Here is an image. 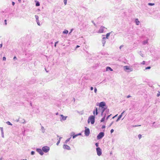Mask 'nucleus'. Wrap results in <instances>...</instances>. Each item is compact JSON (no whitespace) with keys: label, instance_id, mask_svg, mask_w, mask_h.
Instances as JSON below:
<instances>
[{"label":"nucleus","instance_id":"nucleus-1","mask_svg":"<svg viewBox=\"0 0 160 160\" xmlns=\"http://www.w3.org/2000/svg\"><path fill=\"white\" fill-rule=\"evenodd\" d=\"M88 123L90 122L91 124H93L95 122L94 116L93 115L90 116L88 118Z\"/></svg>","mask_w":160,"mask_h":160},{"label":"nucleus","instance_id":"nucleus-2","mask_svg":"<svg viewBox=\"0 0 160 160\" xmlns=\"http://www.w3.org/2000/svg\"><path fill=\"white\" fill-rule=\"evenodd\" d=\"M124 70L128 72L132 71L133 70V68H130L129 66H126L124 67Z\"/></svg>","mask_w":160,"mask_h":160},{"label":"nucleus","instance_id":"nucleus-3","mask_svg":"<svg viewBox=\"0 0 160 160\" xmlns=\"http://www.w3.org/2000/svg\"><path fill=\"white\" fill-rule=\"evenodd\" d=\"M104 135V132H100L99 134L97 136V138L98 139H101Z\"/></svg>","mask_w":160,"mask_h":160},{"label":"nucleus","instance_id":"nucleus-4","mask_svg":"<svg viewBox=\"0 0 160 160\" xmlns=\"http://www.w3.org/2000/svg\"><path fill=\"white\" fill-rule=\"evenodd\" d=\"M42 150L43 152L46 153L48 152L50 149V148L49 147L47 146H44L42 148Z\"/></svg>","mask_w":160,"mask_h":160},{"label":"nucleus","instance_id":"nucleus-5","mask_svg":"<svg viewBox=\"0 0 160 160\" xmlns=\"http://www.w3.org/2000/svg\"><path fill=\"white\" fill-rule=\"evenodd\" d=\"M85 129L84 131L85 134L86 136H88L89 135L90 133V130L89 128H87L86 127H85Z\"/></svg>","mask_w":160,"mask_h":160},{"label":"nucleus","instance_id":"nucleus-6","mask_svg":"<svg viewBox=\"0 0 160 160\" xmlns=\"http://www.w3.org/2000/svg\"><path fill=\"white\" fill-rule=\"evenodd\" d=\"M99 107L102 108L107 107L106 106V103L104 102H100L99 104Z\"/></svg>","mask_w":160,"mask_h":160},{"label":"nucleus","instance_id":"nucleus-7","mask_svg":"<svg viewBox=\"0 0 160 160\" xmlns=\"http://www.w3.org/2000/svg\"><path fill=\"white\" fill-rule=\"evenodd\" d=\"M96 151L97 155L98 156H100L101 155L102 153L101 149L99 147H98L96 148Z\"/></svg>","mask_w":160,"mask_h":160},{"label":"nucleus","instance_id":"nucleus-8","mask_svg":"<svg viewBox=\"0 0 160 160\" xmlns=\"http://www.w3.org/2000/svg\"><path fill=\"white\" fill-rule=\"evenodd\" d=\"M107 107L106 108H100L99 107L98 109V112H104L105 110L106 109Z\"/></svg>","mask_w":160,"mask_h":160},{"label":"nucleus","instance_id":"nucleus-9","mask_svg":"<svg viewBox=\"0 0 160 160\" xmlns=\"http://www.w3.org/2000/svg\"><path fill=\"white\" fill-rule=\"evenodd\" d=\"M104 29H107V28L104 26H102L101 27L98 31L100 33L103 32L104 30Z\"/></svg>","mask_w":160,"mask_h":160},{"label":"nucleus","instance_id":"nucleus-10","mask_svg":"<svg viewBox=\"0 0 160 160\" xmlns=\"http://www.w3.org/2000/svg\"><path fill=\"white\" fill-rule=\"evenodd\" d=\"M36 151L38 152L41 155H42L44 153L43 151L42 150V149H41L40 148H37L36 149Z\"/></svg>","mask_w":160,"mask_h":160},{"label":"nucleus","instance_id":"nucleus-11","mask_svg":"<svg viewBox=\"0 0 160 160\" xmlns=\"http://www.w3.org/2000/svg\"><path fill=\"white\" fill-rule=\"evenodd\" d=\"M63 148L64 149H66L69 150L71 149L70 147L69 146L66 144H64L63 146Z\"/></svg>","mask_w":160,"mask_h":160},{"label":"nucleus","instance_id":"nucleus-12","mask_svg":"<svg viewBox=\"0 0 160 160\" xmlns=\"http://www.w3.org/2000/svg\"><path fill=\"white\" fill-rule=\"evenodd\" d=\"M60 116L61 117V118H60V121H61L66 120L67 118V116H65L62 115H61Z\"/></svg>","mask_w":160,"mask_h":160},{"label":"nucleus","instance_id":"nucleus-13","mask_svg":"<svg viewBox=\"0 0 160 160\" xmlns=\"http://www.w3.org/2000/svg\"><path fill=\"white\" fill-rule=\"evenodd\" d=\"M105 39H106V38H105V37H104L102 38V43L103 45H102L103 46H104V45L106 43Z\"/></svg>","mask_w":160,"mask_h":160},{"label":"nucleus","instance_id":"nucleus-14","mask_svg":"<svg viewBox=\"0 0 160 160\" xmlns=\"http://www.w3.org/2000/svg\"><path fill=\"white\" fill-rule=\"evenodd\" d=\"M106 115V114L105 113V115H104L103 116V117L102 118V119L100 120V122H104V121L105 120V118Z\"/></svg>","mask_w":160,"mask_h":160},{"label":"nucleus","instance_id":"nucleus-15","mask_svg":"<svg viewBox=\"0 0 160 160\" xmlns=\"http://www.w3.org/2000/svg\"><path fill=\"white\" fill-rule=\"evenodd\" d=\"M106 70L107 71H113L112 69L110 67H106Z\"/></svg>","mask_w":160,"mask_h":160},{"label":"nucleus","instance_id":"nucleus-16","mask_svg":"<svg viewBox=\"0 0 160 160\" xmlns=\"http://www.w3.org/2000/svg\"><path fill=\"white\" fill-rule=\"evenodd\" d=\"M95 109L94 111H95V112H96V115H97L98 113V109L97 108L95 107Z\"/></svg>","mask_w":160,"mask_h":160},{"label":"nucleus","instance_id":"nucleus-17","mask_svg":"<svg viewBox=\"0 0 160 160\" xmlns=\"http://www.w3.org/2000/svg\"><path fill=\"white\" fill-rule=\"evenodd\" d=\"M112 32H109V33H107L106 34V37H105L106 38H107V39H108V37H109V36H110V34Z\"/></svg>","mask_w":160,"mask_h":160},{"label":"nucleus","instance_id":"nucleus-18","mask_svg":"<svg viewBox=\"0 0 160 160\" xmlns=\"http://www.w3.org/2000/svg\"><path fill=\"white\" fill-rule=\"evenodd\" d=\"M72 134H73V135H72V138H73V139L75 138H76L78 136L77 134H74V133L73 132H72Z\"/></svg>","mask_w":160,"mask_h":160},{"label":"nucleus","instance_id":"nucleus-19","mask_svg":"<svg viewBox=\"0 0 160 160\" xmlns=\"http://www.w3.org/2000/svg\"><path fill=\"white\" fill-rule=\"evenodd\" d=\"M122 115H119V116H118V117L116 121L117 122H118L120 119L122 118Z\"/></svg>","mask_w":160,"mask_h":160},{"label":"nucleus","instance_id":"nucleus-20","mask_svg":"<svg viewBox=\"0 0 160 160\" xmlns=\"http://www.w3.org/2000/svg\"><path fill=\"white\" fill-rule=\"evenodd\" d=\"M135 22L136 25H138L139 24V23L140 22L138 19H135Z\"/></svg>","mask_w":160,"mask_h":160},{"label":"nucleus","instance_id":"nucleus-21","mask_svg":"<svg viewBox=\"0 0 160 160\" xmlns=\"http://www.w3.org/2000/svg\"><path fill=\"white\" fill-rule=\"evenodd\" d=\"M105 113L107 114H108L109 113V109H107V108H106V109L105 110Z\"/></svg>","mask_w":160,"mask_h":160},{"label":"nucleus","instance_id":"nucleus-22","mask_svg":"<svg viewBox=\"0 0 160 160\" xmlns=\"http://www.w3.org/2000/svg\"><path fill=\"white\" fill-rule=\"evenodd\" d=\"M71 138H68V139H67V140L65 141V143H65V144H67V143L68 142H69V141H70V139Z\"/></svg>","mask_w":160,"mask_h":160},{"label":"nucleus","instance_id":"nucleus-23","mask_svg":"<svg viewBox=\"0 0 160 160\" xmlns=\"http://www.w3.org/2000/svg\"><path fill=\"white\" fill-rule=\"evenodd\" d=\"M35 18L36 20V22H39V20H38L39 17H38V15H35Z\"/></svg>","mask_w":160,"mask_h":160},{"label":"nucleus","instance_id":"nucleus-24","mask_svg":"<svg viewBox=\"0 0 160 160\" xmlns=\"http://www.w3.org/2000/svg\"><path fill=\"white\" fill-rule=\"evenodd\" d=\"M41 129L42 130V132H43V133H44L45 132V129H44V127L42 126L41 127Z\"/></svg>","mask_w":160,"mask_h":160},{"label":"nucleus","instance_id":"nucleus-25","mask_svg":"<svg viewBox=\"0 0 160 160\" xmlns=\"http://www.w3.org/2000/svg\"><path fill=\"white\" fill-rule=\"evenodd\" d=\"M40 5V3L39 2L37 1L36 3V6H39Z\"/></svg>","mask_w":160,"mask_h":160},{"label":"nucleus","instance_id":"nucleus-26","mask_svg":"<svg viewBox=\"0 0 160 160\" xmlns=\"http://www.w3.org/2000/svg\"><path fill=\"white\" fill-rule=\"evenodd\" d=\"M6 123L8 125L11 126L12 125V124L9 121H7L6 122Z\"/></svg>","mask_w":160,"mask_h":160},{"label":"nucleus","instance_id":"nucleus-27","mask_svg":"<svg viewBox=\"0 0 160 160\" xmlns=\"http://www.w3.org/2000/svg\"><path fill=\"white\" fill-rule=\"evenodd\" d=\"M68 33V31L67 30H64V31H63V34H67Z\"/></svg>","mask_w":160,"mask_h":160},{"label":"nucleus","instance_id":"nucleus-28","mask_svg":"<svg viewBox=\"0 0 160 160\" xmlns=\"http://www.w3.org/2000/svg\"><path fill=\"white\" fill-rule=\"evenodd\" d=\"M21 122L23 123H24L25 122V120L24 119H23L21 121Z\"/></svg>","mask_w":160,"mask_h":160},{"label":"nucleus","instance_id":"nucleus-29","mask_svg":"<svg viewBox=\"0 0 160 160\" xmlns=\"http://www.w3.org/2000/svg\"><path fill=\"white\" fill-rule=\"evenodd\" d=\"M151 67L150 66H148L147 67H146L144 70H145L147 69H149L151 68Z\"/></svg>","mask_w":160,"mask_h":160},{"label":"nucleus","instance_id":"nucleus-30","mask_svg":"<svg viewBox=\"0 0 160 160\" xmlns=\"http://www.w3.org/2000/svg\"><path fill=\"white\" fill-rule=\"evenodd\" d=\"M148 5L150 6H153L154 5V3H149Z\"/></svg>","mask_w":160,"mask_h":160},{"label":"nucleus","instance_id":"nucleus-31","mask_svg":"<svg viewBox=\"0 0 160 160\" xmlns=\"http://www.w3.org/2000/svg\"><path fill=\"white\" fill-rule=\"evenodd\" d=\"M35 80H33V81H31L30 82V84H32L34 83L35 82Z\"/></svg>","mask_w":160,"mask_h":160},{"label":"nucleus","instance_id":"nucleus-32","mask_svg":"<svg viewBox=\"0 0 160 160\" xmlns=\"http://www.w3.org/2000/svg\"><path fill=\"white\" fill-rule=\"evenodd\" d=\"M35 152L34 151H31V154L32 155H34L35 154Z\"/></svg>","mask_w":160,"mask_h":160},{"label":"nucleus","instance_id":"nucleus-33","mask_svg":"<svg viewBox=\"0 0 160 160\" xmlns=\"http://www.w3.org/2000/svg\"><path fill=\"white\" fill-rule=\"evenodd\" d=\"M0 130L1 132V133H3V128L2 127H0Z\"/></svg>","mask_w":160,"mask_h":160},{"label":"nucleus","instance_id":"nucleus-34","mask_svg":"<svg viewBox=\"0 0 160 160\" xmlns=\"http://www.w3.org/2000/svg\"><path fill=\"white\" fill-rule=\"evenodd\" d=\"M148 43V41H144L143 42V44H145Z\"/></svg>","mask_w":160,"mask_h":160},{"label":"nucleus","instance_id":"nucleus-35","mask_svg":"<svg viewBox=\"0 0 160 160\" xmlns=\"http://www.w3.org/2000/svg\"><path fill=\"white\" fill-rule=\"evenodd\" d=\"M97 89L96 88H94V92L96 93L97 92Z\"/></svg>","mask_w":160,"mask_h":160},{"label":"nucleus","instance_id":"nucleus-36","mask_svg":"<svg viewBox=\"0 0 160 160\" xmlns=\"http://www.w3.org/2000/svg\"><path fill=\"white\" fill-rule=\"evenodd\" d=\"M142 137V135L141 134H139L138 135V138L139 139H140Z\"/></svg>","mask_w":160,"mask_h":160},{"label":"nucleus","instance_id":"nucleus-37","mask_svg":"<svg viewBox=\"0 0 160 160\" xmlns=\"http://www.w3.org/2000/svg\"><path fill=\"white\" fill-rule=\"evenodd\" d=\"M67 0H64V2L65 5H66L67 3Z\"/></svg>","mask_w":160,"mask_h":160},{"label":"nucleus","instance_id":"nucleus-38","mask_svg":"<svg viewBox=\"0 0 160 160\" xmlns=\"http://www.w3.org/2000/svg\"><path fill=\"white\" fill-rule=\"evenodd\" d=\"M95 145L98 148L99 146V143L98 142L96 143H95Z\"/></svg>","mask_w":160,"mask_h":160},{"label":"nucleus","instance_id":"nucleus-39","mask_svg":"<svg viewBox=\"0 0 160 160\" xmlns=\"http://www.w3.org/2000/svg\"><path fill=\"white\" fill-rule=\"evenodd\" d=\"M111 115V114H110L109 115H108V116L106 118V119L107 120L108 118H109V117H110V116Z\"/></svg>","mask_w":160,"mask_h":160},{"label":"nucleus","instance_id":"nucleus-40","mask_svg":"<svg viewBox=\"0 0 160 160\" xmlns=\"http://www.w3.org/2000/svg\"><path fill=\"white\" fill-rule=\"evenodd\" d=\"M2 60L3 61H5L6 60V58L5 57L2 58Z\"/></svg>","mask_w":160,"mask_h":160},{"label":"nucleus","instance_id":"nucleus-41","mask_svg":"<svg viewBox=\"0 0 160 160\" xmlns=\"http://www.w3.org/2000/svg\"><path fill=\"white\" fill-rule=\"evenodd\" d=\"M60 140H59L58 142H57V143H56V144L57 145H58L59 144V143H60Z\"/></svg>","mask_w":160,"mask_h":160},{"label":"nucleus","instance_id":"nucleus-42","mask_svg":"<svg viewBox=\"0 0 160 160\" xmlns=\"http://www.w3.org/2000/svg\"><path fill=\"white\" fill-rule=\"evenodd\" d=\"M58 41H57V42H56L55 43V44H54V46L55 47H56V45L58 43Z\"/></svg>","mask_w":160,"mask_h":160},{"label":"nucleus","instance_id":"nucleus-43","mask_svg":"<svg viewBox=\"0 0 160 160\" xmlns=\"http://www.w3.org/2000/svg\"><path fill=\"white\" fill-rule=\"evenodd\" d=\"M113 123V122H111V123L110 124V125H109L108 127H111V126L112 125V124Z\"/></svg>","mask_w":160,"mask_h":160},{"label":"nucleus","instance_id":"nucleus-44","mask_svg":"<svg viewBox=\"0 0 160 160\" xmlns=\"http://www.w3.org/2000/svg\"><path fill=\"white\" fill-rule=\"evenodd\" d=\"M145 61H143V62H142L141 63V64H145Z\"/></svg>","mask_w":160,"mask_h":160},{"label":"nucleus","instance_id":"nucleus-45","mask_svg":"<svg viewBox=\"0 0 160 160\" xmlns=\"http://www.w3.org/2000/svg\"><path fill=\"white\" fill-rule=\"evenodd\" d=\"M114 130L113 129H112L111 131H110V132H111V133H112V132H114Z\"/></svg>","mask_w":160,"mask_h":160},{"label":"nucleus","instance_id":"nucleus-46","mask_svg":"<svg viewBox=\"0 0 160 160\" xmlns=\"http://www.w3.org/2000/svg\"><path fill=\"white\" fill-rule=\"evenodd\" d=\"M105 128V126L104 125H103L102 127V129H103V128Z\"/></svg>","mask_w":160,"mask_h":160},{"label":"nucleus","instance_id":"nucleus-47","mask_svg":"<svg viewBox=\"0 0 160 160\" xmlns=\"http://www.w3.org/2000/svg\"><path fill=\"white\" fill-rule=\"evenodd\" d=\"M4 23H5V25H7V20L6 19L4 20Z\"/></svg>","mask_w":160,"mask_h":160},{"label":"nucleus","instance_id":"nucleus-48","mask_svg":"<svg viewBox=\"0 0 160 160\" xmlns=\"http://www.w3.org/2000/svg\"><path fill=\"white\" fill-rule=\"evenodd\" d=\"M17 59V57L16 56H14L13 58V60H15Z\"/></svg>","mask_w":160,"mask_h":160},{"label":"nucleus","instance_id":"nucleus-49","mask_svg":"<svg viewBox=\"0 0 160 160\" xmlns=\"http://www.w3.org/2000/svg\"><path fill=\"white\" fill-rule=\"evenodd\" d=\"M123 47V45H121L120 47H119V48L120 49H121V48L122 47Z\"/></svg>","mask_w":160,"mask_h":160},{"label":"nucleus","instance_id":"nucleus-50","mask_svg":"<svg viewBox=\"0 0 160 160\" xmlns=\"http://www.w3.org/2000/svg\"><path fill=\"white\" fill-rule=\"evenodd\" d=\"M2 133V137L4 138V133Z\"/></svg>","mask_w":160,"mask_h":160},{"label":"nucleus","instance_id":"nucleus-51","mask_svg":"<svg viewBox=\"0 0 160 160\" xmlns=\"http://www.w3.org/2000/svg\"><path fill=\"white\" fill-rule=\"evenodd\" d=\"M15 2H12V5L13 6H14V5H15Z\"/></svg>","mask_w":160,"mask_h":160},{"label":"nucleus","instance_id":"nucleus-52","mask_svg":"<svg viewBox=\"0 0 160 160\" xmlns=\"http://www.w3.org/2000/svg\"><path fill=\"white\" fill-rule=\"evenodd\" d=\"M93 114L94 115L93 116H94V115H95V114H96V112H95V111H93Z\"/></svg>","mask_w":160,"mask_h":160},{"label":"nucleus","instance_id":"nucleus-53","mask_svg":"<svg viewBox=\"0 0 160 160\" xmlns=\"http://www.w3.org/2000/svg\"><path fill=\"white\" fill-rule=\"evenodd\" d=\"M37 22V23L38 25H39V26L40 25V23L39 21Z\"/></svg>","mask_w":160,"mask_h":160},{"label":"nucleus","instance_id":"nucleus-54","mask_svg":"<svg viewBox=\"0 0 160 160\" xmlns=\"http://www.w3.org/2000/svg\"><path fill=\"white\" fill-rule=\"evenodd\" d=\"M93 89V88L92 87H91V88H90V90H92Z\"/></svg>","mask_w":160,"mask_h":160},{"label":"nucleus","instance_id":"nucleus-55","mask_svg":"<svg viewBox=\"0 0 160 160\" xmlns=\"http://www.w3.org/2000/svg\"><path fill=\"white\" fill-rule=\"evenodd\" d=\"M131 97V96H130V95H128L127 96V98H130V97Z\"/></svg>","mask_w":160,"mask_h":160},{"label":"nucleus","instance_id":"nucleus-56","mask_svg":"<svg viewBox=\"0 0 160 160\" xmlns=\"http://www.w3.org/2000/svg\"><path fill=\"white\" fill-rule=\"evenodd\" d=\"M79 47H80V46H79V45H77V46H76V48H79Z\"/></svg>","mask_w":160,"mask_h":160},{"label":"nucleus","instance_id":"nucleus-57","mask_svg":"<svg viewBox=\"0 0 160 160\" xmlns=\"http://www.w3.org/2000/svg\"><path fill=\"white\" fill-rule=\"evenodd\" d=\"M2 43H1V44H0V48H2Z\"/></svg>","mask_w":160,"mask_h":160},{"label":"nucleus","instance_id":"nucleus-58","mask_svg":"<svg viewBox=\"0 0 160 160\" xmlns=\"http://www.w3.org/2000/svg\"><path fill=\"white\" fill-rule=\"evenodd\" d=\"M125 112V111H123L122 113L121 114H120V115H122H122L124 113V112Z\"/></svg>","mask_w":160,"mask_h":160},{"label":"nucleus","instance_id":"nucleus-59","mask_svg":"<svg viewBox=\"0 0 160 160\" xmlns=\"http://www.w3.org/2000/svg\"><path fill=\"white\" fill-rule=\"evenodd\" d=\"M92 23H93V24H94V25L95 26H96V24H95L94 23V21H92Z\"/></svg>","mask_w":160,"mask_h":160},{"label":"nucleus","instance_id":"nucleus-60","mask_svg":"<svg viewBox=\"0 0 160 160\" xmlns=\"http://www.w3.org/2000/svg\"><path fill=\"white\" fill-rule=\"evenodd\" d=\"M160 127V125H158L157 126L155 127L156 128H158V127Z\"/></svg>","mask_w":160,"mask_h":160},{"label":"nucleus","instance_id":"nucleus-61","mask_svg":"<svg viewBox=\"0 0 160 160\" xmlns=\"http://www.w3.org/2000/svg\"><path fill=\"white\" fill-rule=\"evenodd\" d=\"M16 121L17 122H18L19 121V119H17L16 120Z\"/></svg>","mask_w":160,"mask_h":160},{"label":"nucleus","instance_id":"nucleus-62","mask_svg":"<svg viewBox=\"0 0 160 160\" xmlns=\"http://www.w3.org/2000/svg\"><path fill=\"white\" fill-rule=\"evenodd\" d=\"M103 112H101V116H103Z\"/></svg>","mask_w":160,"mask_h":160},{"label":"nucleus","instance_id":"nucleus-63","mask_svg":"<svg viewBox=\"0 0 160 160\" xmlns=\"http://www.w3.org/2000/svg\"><path fill=\"white\" fill-rule=\"evenodd\" d=\"M117 115L118 114L115 115L112 118L113 119L115 117H116V116H117Z\"/></svg>","mask_w":160,"mask_h":160},{"label":"nucleus","instance_id":"nucleus-64","mask_svg":"<svg viewBox=\"0 0 160 160\" xmlns=\"http://www.w3.org/2000/svg\"><path fill=\"white\" fill-rule=\"evenodd\" d=\"M160 95V93H158L157 94V96L158 97V96H159Z\"/></svg>","mask_w":160,"mask_h":160}]
</instances>
